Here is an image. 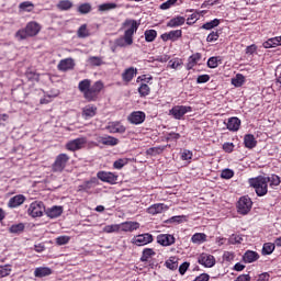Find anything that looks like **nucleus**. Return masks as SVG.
Wrapping results in <instances>:
<instances>
[{
  "label": "nucleus",
  "instance_id": "1",
  "mask_svg": "<svg viewBox=\"0 0 281 281\" xmlns=\"http://www.w3.org/2000/svg\"><path fill=\"white\" fill-rule=\"evenodd\" d=\"M104 89V82L102 80L95 81L91 86V79H83L78 83V90L82 93L87 102H95Z\"/></svg>",
  "mask_w": 281,
  "mask_h": 281
},
{
  "label": "nucleus",
  "instance_id": "2",
  "mask_svg": "<svg viewBox=\"0 0 281 281\" xmlns=\"http://www.w3.org/2000/svg\"><path fill=\"white\" fill-rule=\"evenodd\" d=\"M123 27H128L124 32V36L115 40V45L117 47H126V45H133V36L137 33V30H139V23H137L136 20L127 19L123 23Z\"/></svg>",
  "mask_w": 281,
  "mask_h": 281
},
{
  "label": "nucleus",
  "instance_id": "3",
  "mask_svg": "<svg viewBox=\"0 0 281 281\" xmlns=\"http://www.w3.org/2000/svg\"><path fill=\"white\" fill-rule=\"evenodd\" d=\"M41 32V24L36 21H31L26 24L24 29H20L15 33V38L19 41H25L27 38H33V36H38Z\"/></svg>",
  "mask_w": 281,
  "mask_h": 281
},
{
  "label": "nucleus",
  "instance_id": "4",
  "mask_svg": "<svg viewBox=\"0 0 281 281\" xmlns=\"http://www.w3.org/2000/svg\"><path fill=\"white\" fill-rule=\"evenodd\" d=\"M269 181L265 176H258L256 178H250L248 183L255 189L257 196H266L269 192Z\"/></svg>",
  "mask_w": 281,
  "mask_h": 281
},
{
  "label": "nucleus",
  "instance_id": "5",
  "mask_svg": "<svg viewBox=\"0 0 281 281\" xmlns=\"http://www.w3.org/2000/svg\"><path fill=\"white\" fill-rule=\"evenodd\" d=\"M69 155L59 154L56 156L55 161L52 165V172H65V168H67V164H69Z\"/></svg>",
  "mask_w": 281,
  "mask_h": 281
},
{
  "label": "nucleus",
  "instance_id": "6",
  "mask_svg": "<svg viewBox=\"0 0 281 281\" xmlns=\"http://www.w3.org/2000/svg\"><path fill=\"white\" fill-rule=\"evenodd\" d=\"M254 206V202L249 195L241 196L237 202V212L241 214V216H247L249 212H251V207Z\"/></svg>",
  "mask_w": 281,
  "mask_h": 281
},
{
  "label": "nucleus",
  "instance_id": "7",
  "mask_svg": "<svg viewBox=\"0 0 281 281\" xmlns=\"http://www.w3.org/2000/svg\"><path fill=\"white\" fill-rule=\"evenodd\" d=\"M45 212V204L42 201L32 202L27 209V214L32 218H41Z\"/></svg>",
  "mask_w": 281,
  "mask_h": 281
},
{
  "label": "nucleus",
  "instance_id": "8",
  "mask_svg": "<svg viewBox=\"0 0 281 281\" xmlns=\"http://www.w3.org/2000/svg\"><path fill=\"white\" fill-rule=\"evenodd\" d=\"M155 240V237L150 233H144L140 235H136L132 238V245H136L137 247H144L145 245H150Z\"/></svg>",
  "mask_w": 281,
  "mask_h": 281
},
{
  "label": "nucleus",
  "instance_id": "9",
  "mask_svg": "<svg viewBox=\"0 0 281 281\" xmlns=\"http://www.w3.org/2000/svg\"><path fill=\"white\" fill-rule=\"evenodd\" d=\"M87 146V137H79L66 143V150L76 153V150H82Z\"/></svg>",
  "mask_w": 281,
  "mask_h": 281
},
{
  "label": "nucleus",
  "instance_id": "10",
  "mask_svg": "<svg viewBox=\"0 0 281 281\" xmlns=\"http://www.w3.org/2000/svg\"><path fill=\"white\" fill-rule=\"evenodd\" d=\"M186 113H192V106L189 105H176L169 110V115H172L175 120H183Z\"/></svg>",
  "mask_w": 281,
  "mask_h": 281
},
{
  "label": "nucleus",
  "instance_id": "11",
  "mask_svg": "<svg viewBox=\"0 0 281 281\" xmlns=\"http://www.w3.org/2000/svg\"><path fill=\"white\" fill-rule=\"evenodd\" d=\"M97 178L103 183H110L111 186H115L117 183L119 176L111 171H99L97 173Z\"/></svg>",
  "mask_w": 281,
  "mask_h": 281
},
{
  "label": "nucleus",
  "instance_id": "12",
  "mask_svg": "<svg viewBox=\"0 0 281 281\" xmlns=\"http://www.w3.org/2000/svg\"><path fill=\"white\" fill-rule=\"evenodd\" d=\"M198 262L199 265H201L202 267H205L206 269H212V267L216 265V258L213 255H210L207 252H202L198 257Z\"/></svg>",
  "mask_w": 281,
  "mask_h": 281
},
{
  "label": "nucleus",
  "instance_id": "13",
  "mask_svg": "<svg viewBox=\"0 0 281 281\" xmlns=\"http://www.w3.org/2000/svg\"><path fill=\"white\" fill-rule=\"evenodd\" d=\"M127 122L135 126H139V124H144V122H146V113L144 111H134L127 116Z\"/></svg>",
  "mask_w": 281,
  "mask_h": 281
},
{
  "label": "nucleus",
  "instance_id": "14",
  "mask_svg": "<svg viewBox=\"0 0 281 281\" xmlns=\"http://www.w3.org/2000/svg\"><path fill=\"white\" fill-rule=\"evenodd\" d=\"M183 36V31L181 30H173V31H169L167 33H164L160 35L161 41H164V43H168V41H171V43H177V41H179V38H181Z\"/></svg>",
  "mask_w": 281,
  "mask_h": 281
},
{
  "label": "nucleus",
  "instance_id": "15",
  "mask_svg": "<svg viewBox=\"0 0 281 281\" xmlns=\"http://www.w3.org/2000/svg\"><path fill=\"white\" fill-rule=\"evenodd\" d=\"M156 240L158 245H161V247H170L177 243V238H175V235L170 234H159L156 237Z\"/></svg>",
  "mask_w": 281,
  "mask_h": 281
},
{
  "label": "nucleus",
  "instance_id": "16",
  "mask_svg": "<svg viewBox=\"0 0 281 281\" xmlns=\"http://www.w3.org/2000/svg\"><path fill=\"white\" fill-rule=\"evenodd\" d=\"M168 205L164 203H156L147 207L146 212L147 214H151V216H155L157 214H164V212H167Z\"/></svg>",
  "mask_w": 281,
  "mask_h": 281
},
{
  "label": "nucleus",
  "instance_id": "17",
  "mask_svg": "<svg viewBox=\"0 0 281 281\" xmlns=\"http://www.w3.org/2000/svg\"><path fill=\"white\" fill-rule=\"evenodd\" d=\"M241 259L245 265H251V262L260 260V255L254 250H246Z\"/></svg>",
  "mask_w": 281,
  "mask_h": 281
},
{
  "label": "nucleus",
  "instance_id": "18",
  "mask_svg": "<svg viewBox=\"0 0 281 281\" xmlns=\"http://www.w3.org/2000/svg\"><path fill=\"white\" fill-rule=\"evenodd\" d=\"M76 67V63L72 58L61 59L57 66L59 71H70Z\"/></svg>",
  "mask_w": 281,
  "mask_h": 281
},
{
  "label": "nucleus",
  "instance_id": "19",
  "mask_svg": "<svg viewBox=\"0 0 281 281\" xmlns=\"http://www.w3.org/2000/svg\"><path fill=\"white\" fill-rule=\"evenodd\" d=\"M97 142L103 146H117L120 144V139L113 136H100L97 138Z\"/></svg>",
  "mask_w": 281,
  "mask_h": 281
},
{
  "label": "nucleus",
  "instance_id": "20",
  "mask_svg": "<svg viewBox=\"0 0 281 281\" xmlns=\"http://www.w3.org/2000/svg\"><path fill=\"white\" fill-rule=\"evenodd\" d=\"M109 133L115 134V133H126V126H124L121 122H111L108 125Z\"/></svg>",
  "mask_w": 281,
  "mask_h": 281
},
{
  "label": "nucleus",
  "instance_id": "21",
  "mask_svg": "<svg viewBox=\"0 0 281 281\" xmlns=\"http://www.w3.org/2000/svg\"><path fill=\"white\" fill-rule=\"evenodd\" d=\"M24 203H25V195L18 194L9 200L8 207H11V209L20 207V205H23Z\"/></svg>",
  "mask_w": 281,
  "mask_h": 281
},
{
  "label": "nucleus",
  "instance_id": "22",
  "mask_svg": "<svg viewBox=\"0 0 281 281\" xmlns=\"http://www.w3.org/2000/svg\"><path fill=\"white\" fill-rule=\"evenodd\" d=\"M95 188V179L83 182L78 187V192H86L87 194H92V189Z\"/></svg>",
  "mask_w": 281,
  "mask_h": 281
},
{
  "label": "nucleus",
  "instance_id": "23",
  "mask_svg": "<svg viewBox=\"0 0 281 281\" xmlns=\"http://www.w3.org/2000/svg\"><path fill=\"white\" fill-rule=\"evenodd\" d=\"M54 273V270L49 267H37L34 270L35 278H47L48 276H52Z\"/></svg>",
  "mask_w": 281,
  "mask_h": 281
},
{
  "label": "nucleus",
  "instance_id": "24",
  "mask_svg": "<svg viewBox=\"0 0 281 281\" xmlns=\"http://www.w3.org/2000/svg\"><path fill=\"white\" fill-rule=\"evenodd\" d=\"M135 76H137V68L130 67L123 71L122 80L123 82H131Z\"/></svg>",
  "mask_w": 281,
  "mask_h": 281
},
{
  "label": "nucleus",
  "instance_id": "25",
  "mask_svg": "<svg viewBox=\"0 0 281 281\" xmlns=\"http://www.w3.org/2000/svg\"><path fill=\"white\" fill-rule=\"evenodd\" d=\"M244 145L245 148H248L249 150L256 148L258 146V140H256V136L254 134H246L244 136Z\"/></svg>",
  "mask_w": 281,
  "mask_h": 281
},
{
  "label": "nucleus",
  "instance_id": "26",
  "mask_svg": "<svg viewBox=\"0 0 281 281\" xmlns=\"http://www.w3.org/2000/svg\"><path fill=\"white\" fill-rule=\"evenodd\" d=\"M226 128L228 131H232L233 133H236V131H239L240 128V119L233 116L231 119H228L227 123H226Z\"/></svg>",
  "mask_w": 281,
  "mask_h": 281
},
{
  "label": "nucleus",
  "instance_id": "27",
  "mask_svg": "<svg viewBox=\"0 0 281 281\" xmlns=\"http://www.w3.org/2000/svg\"><path fill=\"white\" fill-rule=\"evenodd\" d=\"M201 58H202L201 53H195V54L191 55L188 58L187 70L190 71L191 69H194V67H196V65H199V60H201Z\"/></svg>",
  "mask_w": 281,
  "mask_h": 281
},
{
  "label": "nucleus",
  "instance_id": "28",
  "mask_svg": "<svg viewBox=\"0 0 281 281\" xmlns=\"http://www.w3.org/2000/svg\"><path fill=\"white\" fill-rule=\"evenodd\" d=\"M98 113V108L94 105H87L82 110V117L85 120H91V117H95V114Z\"/></svg>",
  "mask_w": 281,
  "mask_h": 281
},
{
  "label": "nucleus",
  "instance_id": "29",
  "mask_svg": "<svg viewBox=\"0 0 281 281\" xmlns=\"http://www.w3.org/2000/svg\"><path fill=\"white\" fill-rule=\"evenodd\" d=\"M186 24V19L181 15H177L167 22V27H181Z\"/></svg>",
  "mask_w": 281,
  "mask_h": 281
},
{
  "label": "nucleus",
  "instance_id": "30",
  "mask_svg": "<svg viewBox=\"0 0 281 281\" xmlns=\"http://www.w3.org/2000/svg\"><path fill=\"white\" fill-rule=\"evenodd\" d=\"M63 215V206H53L46 210V216L48 218H58V216Z\"/></svg>",
  "mask_w": 281,
  "mask_h": 281
},
{
  "label": "nucleus",
  "instance_id": "31",
  "mask_svg": "<svg viewBox=\"0 0 281 281\" xmlns=\"http://www.w3.org/2000/svg\"><path fill=\"white\" fill-rule=\"evenodd\" d=\"M122 232H135L139 229V222H124L121 224Z\"/></svg>",
  "mask_w": 281,
  "mask_h": 281
},
{
  "label": "nucleus",
  "instance_id": "32",
  "mask_svg": "<svg viewBox=\"0 0 281 281\" xmlns=\"http://www.w3.org/2000/svg\"><path fill=\"white\" fill-rule=\"evenodd\" d=\"M154 256H157V252H155V249L145 248L142 251L140 262H148L150 258H153Z\"/></svg>",
  "mask_w": 281,
  "mask_h": 281
},
{
  "label": "nucleus",
  "instance_id": "33",
  "mask_svg": "<svg viewBox=\"0 0 281 281\" xmlns=\"http://www.w3.org/2000/svg\"><path fill=\"white\" fill-rule=\"evenodd\" d=\"M165 267L170 269V271H177V269H179V258L170 257L165 261Z\"/></svg>",
  "mask_w": 281,
  "mask_h": 281
},
{
  "label": "nucleus",
  "instance_id": "34",
  "mask_svg": "<svg viewBox=\"0 0 281 281\" xmlns=\"http://www.w3.org/2000/svg\"><path fill=\"white\" fill-rule=\"evenodd\" d=\"M88 63L91 67H102V65H106V63H104V58L98 56H90Z\"/></svg>",
  "mask_w": 281,
  "mask_h": 281
},
{
  "label": "nucleus",
  "instance_id": "35",
  "mask_svg": "<svg viewBox=\"0 0 281 281\" xmlns=\"http://www.w3.org/2000/svg\"><path fill=\"white\" fill-rule=\"evenodd\" d=\"M169 69H181L183 67V59L176 57L168 61Z\"/></svg>",
  "mask_w": 281,
  "mask_h": 281
},
{
  "label": "nucleus",
  "instance_id": "36",
  "mask_svg": "<svg viewBox=\"0 0 281 281\" xmlns=\"http://www.w3.org/2000/svg\"><path fill=\"white\" fill-rule=\"evenodd\" d=\"M207 240V235L204 233H195L191 237V241L194 243L195 245H201L202 243H205Z\"/></svg>",
  "mask_w": 281,
  "mask_h": 281
},
{
  "label": "nucleus",
  "instance_id": "37",
  "mask_svg": "<svg viewBox=\"0 0 281 281\" xmlns=\"http://www.w3.org/2000/svg\"><path fill=\"white\" fill-rule=\"evenodd\" d=\"M57 8L58 10H60L61 12H65L67 10H71L74 8V2H71L70 0H60L57 3Z\"/></svg>",
  "mask_w": 281,
  "mask_h": 281
},
{
  "label": "nucleus",
  "instance_id": "38",
  "mask_svg": "<svg viewBox=\"0 0 281 281\" xmlns=\"http://www.w3.org/2000/svg\"><path fill=\"white\" fill-rule=\"evenodd\" d=\"M276 247H277L276 243L263 244V247L261 250L262 256H271L272 251H276Z\"/></svg>",
  "mask_w": 281,
  "mask_h": 281
},
{
  "label": "nucleus",
  "instance_id": "39",
  "mask_svg": "<svg viewBox=\"0 0 281 281\" xmlns=\"http://www.w3.org/2000/svg\"><path fill=\"white\" fill-rule=\"evenodd\" d=\"M266 181L268 183H270V188H276L278 186H280L281 183V178L280 176L276 175V173H272L270 177H266Z\"/></svg>",
  "mask_w": 281,
  "mask_h": 281
},
{
  "label": "nucleus",
  "instance_id": "40",
  "mask_svg": "<svg viewBox=\"0 0 281 281\" xmlns=\"http://www.w3.org/2000/svg\"><path fill=\"white\" fill-rule=\"evenodd\" d=\"M9 232L10 234H23V232H25V224H13L10 226Z\"/></svg>",
  "mask_w": 281,
  "mask_h": 281
},
{
  "label": "nucleus",
  "instance_id": "41",
  "mask_svg": "<svg viewBox=\"0 0 281 281\" xmlns=\"http://www.w3.org/2000/svg\"><path fill=\"white\" fill-rule=\"evenodd\" d=\"M220 25H221V20L214 19V20H211L210 22H205L201 26V30H214V27H218Z\"/></svg>",
  "mask_w": 281,
  "mask_h": 281
},
{
  "label": "nucleus",
  "instance_id": "42",
  "mask_svg": "<svg viewBox=\"0 0 281 281\" xmlns=\"http://www.w3.org/2000/svg\"><path fill=\"white\" fill-rule=\"evenodd\" d=\"M137 91L140 98H146L147 95H150V86L148 83H140Z\"/></svg>",
  "mask_w": 281,
  "mask_h": 281
},
{
  "label": "nucleus",
  "instance_id": "43",
  "mask_svg": "<svg viewBox=\"0 0 281 281\" xmlns=\"http://www.w3.org/2000/svg\"><path fill=\"white\" fill-rule=\"evenodd\" d=\"M146 43H154V41L157 38V31L155 30H146L144 33Z\"/></svg>",
  "mask_w": 281,
  "mask_h": 281
},
{
  "label": "nucleus",
  "instance_id": "44",
  "mask_svg": "<svg viewBox=\"0 0 281 281\" xmlns=\"http://www.w3.org/2000/svg\"><path fill=\"white\" fill-rule=\"evenodd\" d=\"M117 4L115 2H108L98 7L99 12H109V10H115Z\"/></svg>",
  "mask_w": 281,
  "mask_h": 281
},
{
  "label": "nucleus",
  "instance_id": "45",
  "mask_svg": "<svg viewBox=\"0 0 281 281\" xmlns=\"http://www.w3.org/2000/svg\"><path fill=\"white\" fill-rule=\"evenodd\" d=\"M91 10H93V8L91 7V3L86 2L78 7L77 12H79V14H89Z\"/></svg>",
  "mask_w": 281,
  "mask_h": 281
},
{
  "label": "nucleus",
  "instance_id": "46",
  "mask_svg": "<svg viewBox=\"0 0 281 281\" xmlns=\"http://www.w3.org/2000/svg\"><path fill=\"white\" fill-rule=\"evenodd\" d=\"M78 38H87L90 36L89 30L87 29V24H82L77 31Z\"/></svg>",
  "mask_w": 281,
  "mask_h": 281
},
{
  "label": "nucleus",
  "instance_id": "47",
  "mask_svg": "<svg viewBox=\"0 0 281 281\" xmlns=\"http://www.w3.org/2000/svg\"><path fill=\"white\" fill-rule=\"evenodd\" d=\"M12 273V266L11 265H4L0 266V279L1 278H8Z\"/></svg>",
  "mask_w": 281,
  "mask_h": 281
},
{
  "label": "nucleus",
  "instance_id": "48",
  "mask_svg": "<svg viewBox=\"0 0 281 281\" xmlns=\"http://www.w3.org/2000/svg\"><path fill=\"white\" fill-rule=\"evenodd\" d=\"M232 85H234V87H243V85H245V76L237 74L236 77L232 79Z\"/></svg>",
  "mask_w": 281,
  "mask_h": 281
},
{
  "label": "nucleus",
  "instance_id": "49",
  "mask_svg": "<svg viewBox=\"0 0 281 281\" xmlns=\"http://www.w3.org/2000/svg\"><path fill=\"white\" fill-rule=\"evenodd\" d=\"M229 245H240L243 243V236L238 234H233L228 238Z\"/></svg>",
  "mask_w": 281,
  "mask_h": 281
},
{
  "label": "nucleus",
  "instance_id": "50",
  "mask_svg": "<svg viewBox=\"0 0 281 281\" xmlns=\"http://www.w3.org/2000/svg\"><path fill=\"white\" fill-rule=\"evenodd\" d=\"M218 38H221V33L218 31H212L206 37V43H216Z\"/></svg>",
  "mask_w": 281,
  "mask_h": 281
},
{
  "label": "nucleus",
  "instance_id": "51",
  "mask_svg": "<svg viewBox=\"0 0 281 281\" xmlns=\"http://www.w3.org/2000/svg\"><path fill=\"white\" fill-rule=\"evenodd\" d=\"M222 258H223L224 262H234V260L236 258V252H234V251H224Z\"/></svg>",
  "mask_w": 281,
  "mask_h": 281
},
{
  "label": "nucleus",
  "instance_id": "52",
  "mask_svg": "<svg viewBox=\"0 0 281 281\" xmlns=\"http://www.w3.org/2000/svg\"><path fill=\"white\" fill-rule=\"evenodd\" d=\"M262 47H265V49H271V47H278V40H276V37H271L268 41L263 42Z\"/></svg>",
  "mask_w": 281,
  "mask_h": 281
},
{
  "label": "nucleus",
  "instance_id": "53",
  "mask_svg": "<svg viewBox=\"0 0 281 281\" xmlns=\"http://www.w3.org/2000/svg\"><path fill=\"white\" fill-rule=\"evenodd\" d=\"M126 164H128V159L120 158L114 161L113 168H115V170H122V168H124V166H126Z\"/></svg>",
  "mask_w": 281,
  "mask_h": 281
},
{
  "label": "nucleus",
  "instance_id": "54",
  "mask_svg": "<svg viewBox=\"0 0 281 281\" xmlns=\"http://www.w3.org/2000/svg\"><path fill=\"white\" fill-rule=\"evenodd\" d=\"M218 63H221V57H211L207 60V67L210 69H216V67H218Z\"/></svg>",
  "mask_w": 281,
  "mask_h": 281
},
{
  "label": "nucleus",
  "instance_id": "55",
  "mask_svg": "<svg viewBox=\"0 0 281 281\" xmlns=\"http://www.w3.org/2000/svg\"><path fill=\"white\" fill-rule=\"evenodd\" d=\"M103 232L105 234H113L114 232H120V225L119 224L106 225L104 226Z\"/></svg>",
  "mask_w": 281,
  "mask_h": 281
},
{
  "label": "nucleus",
  "instance_id": "56",
  "mask_svg": "<svg viewBox=\"0 0 281 281\" xmlns=\"http://www.w3.org/2000/svg\"><path fill=\"white\" fill-rule=\"evenodd\" d=\"M69 240H71V237L67 235L58 236L55 241L56 245L63 246V245H68Z\"/></svg>",
  "mask_w": 281,
  "mask_h": 281
},
{
  "label": "nucleus",
  "instance_id": "57",
  "mask_svg": "<svg viewBox=\"0 0 281 281\" xmlns=\"http://www.w3.org/2000/svg\"><path fill=\"white\" fill-rule=\"evenodd\" d=\"M234 177V170L232 169H224L221 172L222 179H232Z\"/></svg>",
  "mask_w": 281,
  "mask_h": 281
},
{
  "label": "nucleus",
  "instance_id": "58",
  "mask_svg": "<svg viewBox=\"0 0 281 281\" xmlns=\"http://www.w3.org/2000/svg\"><path fill=\"white\" fill-rule=\"evenodd\" d=\"M177 139H181V134L175 132H170L169 134H167L166 142H172Z\"/></svg>",
  "mask_w": 281,
  "mask_h": 281
},
{
  "label": "nucleus",
  "instance_id": "59",
  "mask_svg": "<svg viewBox=\"0 0 281 281\" xmlns=\"http://www.w3.org/2000/svg\"><path fill=\"white\" fill-rule=\"evenodd\" d=\"M178 0H167L166 2L160 4V10H170L171 5H175Z\"/></svg>",
  "mask_w": 281,
  "mask_h": 281
},
{
  "label": "nucleus",
  "instance_id": "60",
  "mask_svg": "<svg viewBox=\"0 0 281 281\" xmlns=\"http://www.w3.org/2000/svg\"><path fill=\"white\" fill-rule=\"evenodd\" d=\"M190 269V262L184 261L183 263L180 265L179 267V273L180 276H186V272Z\"/></svg>",
  "mask_w": 281,
  "mask_h": 281
},
{
  "label": "nucleus",
  "instance_id": "61",
  "mask_svg": "<svg viewBox=\"0 0 281 281\" xmlns=\"http://www.w3.org/2000/svg\"><path fill=\"white\" fill-rule=\"evenodd\" d=\"M205 82H210V75H200L196 78L198 85H205Z\"/></svg>",
  "mask_w": 281,
  "mask_h": 281
},
{
  "label": "nucleus",
  "instance_id": "62",
  "mask_svg": "<svg viewBox=\"0 0 281 281\" xmlns=\"http://www.w3.org/2000/svg\"><path fill=\"white\" fill-rule=\"evenodd\" d=\"M224 153H234L235 145L234 143H224L222 146Z\"/></svg>",
  "mask_w": 281,
  "mask_h": 281
},
{
  "label": "nucleus",
  "instance_id": "63",
  "mask_svg": "<svg viewBox=\"0 0 281 281\" xmlns=\"http://www.w3.org/2000/svg\"><path fill=\"white\" fill-rule=\"evenodd\" d=\"M199 19V13H192L188 19H187V25H194Z\"/></svg>",
  "mask_w": 281,
  "mask_h": 281
},
{
  "label": "nucleus",
  "instance_id": "64",
  "mask_svg": "<svg viewBox=\"0 0 281 281\" xmlns=\"http://www.w3.org/2000/svg\"><path fill=\"white\" fill-rule=\"evenodd\" d=\"M271 278V274L269 272H262L258 277L255 278V281H269Z\"/></svg>",
  "mask_w": 281,
  "mask_h": 281
}]
</instances>
